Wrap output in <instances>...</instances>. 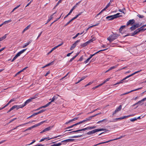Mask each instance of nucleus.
Segmentation results:
<instances>
[{
  "instance_id": "f257e3e1",
  "label": "nucleus",
  "mask_w": 146,
  "mask_h": 146,
  "mask_svg": "<svg viewBox=\"0 0 146 146\" xmlns=\"http://www.w3.org/2000/svg\"><path fill=\"white\" fill-rule=\"evenodd\" d=\"M142 71V70H140L139 71H136V72H135L133 73V74L129 75V76H127L126 77H125L122 80L120 81H119V82H117V83H116L114 85H115L117 84H119L120 83H123V81H124V80L126 79L127 78L132 76L134 75V74H136L137 73H139L140 72H141V71Z\"/></svg>"
},
{
  "instance_id": "f03ea898",
  "label": "nucleus",
  "mask_w": 146,
  "mask_h": 146,
  "mask_svg": "<svg viewBox=\"0 0 146 146\" xmlns=\"http://www.w3.org/2000/svg\"><path fill=\"white\" fill-rule=\"evenodd\" d=\"M119 36V35L117 34L111 35L107 38V39L111 42L116 39Z\"/></svg>"
},
{
  "instance_id": "7ed1b4c3",
  "label": "nucleus",
  "mask_w": 146,
  "mask_h": 146,
  "mask_svg": "<svg viewBox=\"0 0 146 146\" xmlns=\"http://www.w3.org/2000/svg\"><path fill=\"white\" fill-rule=\"evenodd\" d=\"M106 129L103 128L96 129L88 132L86 134L88 135H92L97 132L104 131L106 130Z\"/></svg>"
},
{
  "instance_id": "20e7f679",
  "label": "nucleus",
  "mask_w": 146,
  "mask_h": 146,
  "mask_svg": "<svg viewBox=\"0 0 146 146\" xmlns=\"http://www.w3.org/2000/svg\"><path fill=\"white\" fill-rule=\"evenodd\" d=\"M36 98V95H35L32 97H31V98L29 99L28 100H26L25 103L24 105H22V107H24L27 104L29 103L30 102H32L33 100L35 99Z\"/></svg>"
},
{
  "instance_id": "39448f33",
  "label": "nucleus",
  "mask_w": 146,
  "mask_h": 146,
  "mask_svg": "<svg viewBox=\"0 0 146 146\" xmlns=\"http://www.w3.org/2000/svg\"><path fill=\"white\" fill-rule=\"evenodd\" d=\"M80 40H78L75 41V42L71 46L70 48V50H72L76 46L77 43L78 42H80Z\"/></svg>"
},
{
  "instance_id": "423d86ee",
  "label": "nucleus",
  "mask_w": 146,
  "mask_h": 146,
  "mask_svg": "<svg viewBox=\"0 0 146 146\" xmlns=\"http://www.w3.org/2000/svg\"><path fill=\"white\" fill-rule=\"evenodd\" d=\"M121 105H120L116 109L114 112L112 114L113 115H114L117 112L119 111L121 109Z\"/></svg>"
},
{
  "instance_id": "0eeeda50",
  "label": "nucleus",
  "mask_w": 146,
  "mask_h": 146,
  "mask_svg": "<svg viewBox=\"0 0 146 146\" xmlns=\"http://www.w3.org/2000/svg\"><path fill=\"white\" fill-rule=\"evenodd\" d=\"M135 20L134 19L130 20L127 23V26H128L129 25H132L135 23Z\"/></svg>"
},
{
  "instance_id": "6e6552de",
  "label": "nucleus",
  "mask_w": 146,
  "mask_h": 146,
  "mask_svg": "<svg viewBox=\"0 0 146 146\" xmlns=\"http://www.w3.org/2000/svg\"><path fill=\"white\" fill-rule=\"evenodd\" d=\"M93 117H94V116H93V115L90 116L88 118H86L85 119L81 121L82 123L85 121H89L91 120L92 119V118Z\"/></svg>"
},
{
  "instance_id": "1a4fd4ad",
  "label": "nucleus",
  "mask_w": 146,
  "mask_h": 146,
  "mask_svg": "<svg viewBox=\"0 0 146 146\" xmlns=\"http://www.w3.org/2000/svg\"><path fill=\"white\" fill-rule=\"evenodd\" d=\"M53 126H51L48 127L47 128H46L43 130L42 131L40 132V133H42L44 132L47 131H48L50 130L51 128H52Z\"/></svg>"
},
{
  "instance_id": "9d476101",
  "label": "nucleus",
  "mask_w": 146,
  "mask_h": 146,
  "mask_svg": "<svg viewBox=\"0 0 146 146\" xmlns=\"http://www.w3.org/2000/svg\"><path fill=\"white\" fill-rule=\"evenodd\" d=\"M53 126H51L48 127L47 128H46L43 130L42 131L40 132V133H42L44 132L47 131H48L50 130L51 128H52Z\"/></svg>"
},
{
  "instance_id": "9b49d317",
  "label": "nucleus",
  "mask_w": 146,
  "mask_h": 146,
  "mask_svg": "<svg viewBox=\"0 0 146 146\" xmlns=\"http://www.w3.org/2000/svg\"><path fill=\"white\" fill-rule=\"evenodd\" d=\"M53 126H51L48 127L47 128H46L43 130L42 131L40 132V133H42L44 132L47 131H48L50 130L51 128H52Z\"/></svg>"
},
{
  "instance_id": "f8f14e48",
  "label": "nucleus",
  "mask_w": 146,
  "mask_h": 146,
  "mask_svg": "<svg viewBox=\"0 0 146 146\" xmlns=\"http://www.w3.org/2000/svg\"><path fill=\"white\" fill-rule=\"evenodd\" d=\"M133 116V115H127V116H124L123 117H119V118H117L115 119V120L122 119H123L126 118L127 117H129L130 116Z\"/></svg>"
},
{
  "instance_id": "ddd939ff",
  "label": "nucleus",
  "mask_w": 146,
  "mask_h": 146,
  "mask_svg": "<svg viewBox=\"0 0 146 146\" xmlns=\"http://www.w3.org/2000/svg\"><path fill=\"white\" fill-rule=\"evenodd\" d=\"M26 50V49H24L18 52L16 55L17 57L19 56L20 55L23 53Z\"/></svg>"
},
{
  "instance_id": "4468645a",
  "label": "nucleus",
  "mask_w": 146,
  "mask_h": 146,
  "mask_svg": "<svg viewBox=\"0 0 146 146\" xmlns=\"http://www.w3.org/2000/svg\"><path fill=\"white\" fill-rule=\"evenodd\" d=\"M106 19H108V20H112L115 19V18H114V15H112L107 17Z\"/></svg>"
},
{
  "instance_id": "2eb2a0df",
  "label": "nucleus",
  "mask_w": 146,
  "mask_h": 146,
  "mask_svg": "<svg viewBox=\"0 0 146 146\" xmlns=\"http://www.w3.org/2000/svg\"><path fill=\"white\" fill-rule=\"evenodd\" d=\"M74 139H67L64 141H62L61 142L63 143V142H72L74 141Z\"/></svg>"
},
{
  "instance_id": "dca6fc26",
  "label": "nucleus",
  "mask_w": 146,
  "mask_h": 146,
  "mask_svg": "<svg viewBox=\"0 0 146 146\" xmlns=\"http://www.w3.org/2000/svg\"><path fill=\"white\" fill-rule=\"evenodd\" d=\"M120 14V13H118L116 14L113 15L115 19H116L119 17H122V15H119Z\"/></svg>"
},
{
  "instance_id": "f3484780",
  "label": "nucleus",
  "mask_w": 146,
  "mask_h": 146,
  "mask_svg": "<svg viewBox=\"0 0 146 146\" xmlns=\"http://www.w3.org/2000/svg\"><path fill=\"white\" fill-rule=\"evenodd\" d=\"M51 102H51V101H50V102H48L46 105H44V106H43L41 108H39L37 109V111L39 110H40V109L41 108H45V107H46L48 106L51 103Z\"/></svg>"
},
{
  "instance_id": "a211bd4d",
  "label": "nucleus",
  "mask_w": 146,
  "mask_h": 146,
  "mask_svg": "<svg viewBox=\"0 0 146 146\" xmlns=\"http://www.w3.org/2000/svg\"><path fill=\"white\" fill-rule=\"evenodd\" d=\"M137 29V30L138 31L139 33L140 32L144 31L146 30V28L144 29L142 27H141L140 28Z\"/></svg>"
},
{
  "instance_id": "6ab92c4d",
  "label": "nucleus",
  "mask_w": 146,
  "mask_h": 146,
  "mask_svg": "<svg viewBox=\"0 0 146 146\" xmlns=\"http://www.w3.org/2000/svg\"><path fill=\"white\" fill-rule=\"evenodd\" d=\"M108 121V120L107 119H103L102 120H100L98 121L97 123V124H99L101 123L102 122H105V123Z\"/></svg>"
},
{
  "instance_id": "aec40b11",
  "label": "nucleus",
  "mask_w": 146,
  "mask_h": 146,
  "mask_svg": "<svg viewBox=\"0 0 146 146\" xmlns=\"http://www.w3.org/2000/svg\"><path fill=\"white\" fill-rule=\"evenodd\" d=\"M79 52L78 53L76 54L75 56H74L73 57H72V58L70 59V60L69 62H71L73 60H74L79 54Z\"/></svg>"
},
{
  "instance_id": "412c9836",
  "label": "nucleus",
  "mask_w": 146,
  "mask_h": 146,
  "mask_svg": "<svg viewBox=\"0 0 146 146\" xmlns=\"http://www.w3.org/2000/svg\"><path fill=\"white\" fill-rule=\"evenodd\" d=\"M57 96H54L52 99H50L49 100H51V102H54L55 100L57 99Z\"/></svg>"
},
{
  "instance_id": "4be33fe9",
  "label": "nucleus",
  "mask_w": 146,
  "mask_h": 146,
  "mask_svg": "<svg viewBox=\"0 0 146 146\" xmlns=\"http://www.w3.org/2000/svg\"><path fill=\"white\" fill-rule=\"evenodd\" d=\"M112 141V140H109L108 141H107L104 142H102L98 143L97 144V145H100L103 144H104V143H108L109 142H110L111 141Z\"/></svg>"
},
{
  "instance_id": "5701e85b",
  "label": "nucleus",
  "mask_w": 146,
  "mask_h": 146,
  "mask_svg": "<svg viewBox=\"0 0 146 146\" xmlns=\"http://www.w3.org/2000/svg\"><path fill=\"white\" fill-rule=\"evenodd\" d=\"M139 33L137 29L133 33H132L131 34V36H133L135 35H136L138 33Z\"/></svg>"
},
{
  "instance_id": "b1692460",
  "label": "nucleus",
  "mask_w": 146,
  "mask_h": 146,
  "mask_svg": "<svg viewBox=\"0 0 146 146\" xmlns=\"http://www.w3.org/2000/svg\"><path fill=\"white\" fill-rule=\"evenodd\" d=\"M28 123H25V124H21V125H19L18 126H17L15 128H14V129H12L9 132H11V131H13V130H14V129H16L17 128V127H19V126H23V125H25V124H27Z\"/></svg>"
},
{
  "instance_id": "393cba45",
  "label": "nucleus",
  "mask_w": 146,
  "mask_h": 146,
  "mask_svg": "<svg viewBox=\"0 0 146 146\" xmlns=\"http://www.w3.org/2000/svg\"><path fill=\"white\" fill-rule=\"evenodd\" d=\"M95 40V38H92V39L88 41L87 42L88 44L92 42L93 41Z\"/></svg>"
},
{
  "instance_id": "a878e982",
  "label": "nucleus",
  "mask_w": 146,
  "mask_h": 146,
  "mask_svg": "<svg viewBox=\"0 0 146 146\" xmlns=\"http://www.w3.org/2000/svg\"><path fill=\"white\" fill-rule=\"evenodd\" d=\"M30 27V25H28L27 27L23 31L22 33H23L25 31L27 30L28 29H29Z\"/></svg>"
},
{
  "instance_id": "bb28decb",
  "label": "nucleus",
  "mask_w": 146,
  "mask_h": 146,
  "mask_svg": "<svg viewBox=\"0 0 146 146\" xmlns=\"http://www.w3.org/2000/svg\"><path fill=\"white\" fill-rule=\"evenodd\" d=\"M141 88H138V89H135V90H131V91H130L129 92H127L126 93V94H129L130 93L132 92H133V91H136V90H139V89H141Z\"/></svg>"
},
{
  "instance_id": "cd10ccee",
  "label": "nucleus",
  "mask_w": 146,
  "mask_h": 146,
  "mask_svg": "<svg viewBox=\"0 0 146 146\" xmlns=\"http://www.w3.org/2000/svg\"><path fill=\"white\" fill-rule=\"evenodd\" d=\"M7 35V34H5V35L3 36L2 37L0 38V41H2L6 37V36Z\"/></svg>"
},
{
  "instance_id": "c85d7f7f",
  "label": "nucleus",
  "mask_w": 146,
  "mask_h": 146,
  "mask_svg": "<svg viewBox=\"0 0 146 146\" xmlns=\"http://www.w3.org/2000/svg\"><path fill=\"white\" fill-rule=\"evenodd\" d=\"M53 63H54V61H52V62H51L47 64H46V65L44 66H43V68H44L46 66H49L51 65H52L53 64Z\"/></svg>"
},
{
  "instance_id": "c756f323",
  "label": "nucleus",
  "mask_w": 146,
  "mask_h": 146,
  "mask_svg": "<svg viewBox=\"0 0 146 146\" xmlns=\"http://www.w3.org/2000/svg\"><path fill=\"white\" fill-rule=\"evenodd\" d=\"M10 103L9 102L5 105L4 106H3V107H2L1 108H0V110H1L3 109L4 108H5L7 106L10 104Z\"/></svg>"
},
{
  "instance_id": "7c9ffc66",
  "label": "nucleus",
  "mask_w": 146,
  "mask_h": 146,
  "mask_svg": "<svg viewBox=\"0 0 146 146\" xmlns=\"http://www.w3.org/2000/svg\"><path fill=\"white\" fill-rule=\"evenodd\" d=\"M46 121L44 120V121H42V122H40V123H37V126H39L40 125H42V124L44 123L45 122H46Z\"/></svg>"
},
{
  "instance_id": "2f4dec72",
  "label": "nucleus",
  "mask_w": 146,
  "mask_h": 146,
  "mask_svg": "<svg viewBox=\"0 0 146 146\" xmlns=\"http://www.w3.org/2000/svg\"><path fill=\"white\" fill-rule=\"evenodd\" d=\"M83 33V32L80 34V33H77L75 36L73 37L72 38L73 39H75L79 35H81Z\"/></svg>"
},
{
  "instance_id": "473e14b6",
  "label": "nucleus",
  "mask_w": 146,
  "mask_h": 146,
  "mask_svg": "<svg viewBox=\"0 0 146 146\" xmlns=\"http://www.w3.org/2000/svg\"><path fill=\"white\" fill-rule=\"evenodd\" d=\"M16 108L17 110L19 108H22L24 107H22V105H16Z\"/></svg>"
},
{
  "instance_id": "72a5a7b5",
  "label": "nucleus",
  "mask_w": 146,
  "mask_h": 146,
  "mask_svg": "<svg viewBox=\"0 0 146 146\" xmlns=\"http://www.w3.org/2000/svg\"><path fill=\"white\" fill-rule=\"evenodd\" d=\"M136 28L135 27V26L134 25H133L131 27L130 29L131 30L133 31Z\"/></svg>"
},
{
  "instance_id": "f704fd0d",
  "label": "nucleus",
  "mask_w": 146,
  "mask_h": 146,
  "mask_svg": "<svg viewBox=\"0 0 146 146\" xmlns=\"http://www.w3.org/2000/svg\"><path fill=\"white\" fill-rule=\"evenodd\" d=\"M88 44V43L87 42H85V43L81 45V47H84L86 46L87 44Z\"/></svg>"
},
{
  "instance_id": "c9c22d12",
  "label": "nucleus",
  "mask_w": 146,
  "mask_h": 146,
  "mask_svg": "<svg viewBox=\"0 0 146 146\" xmlns=\"http://www.w3.org/2000/svg\"><path fill=\"white\" fill-rule=\"evenodd\" d=\"M11 21H12L11 20V19H10V20H8V21H5L3 23V24H7V23H8L9 22H11Z\"/></svg>"
},
{
  "instance_id": "e433bc0d",
  "label": "nucleus",
  "mask_w": 146,
  "mask_h": 146,
  "mask_svg": "<svg viewBox=\"0 0 146 146\" xmlns=\"http://www.w3.org/2000/svg\"><path fill=\"white\" fill-rule=\"evenodd\" d=\"M82 136V135L74 136H73L70 137L72 138H77L80 137H81Z\"/></svg>"
},
{
  "instance_id": "4c0bfd02",
  "label": "nucleus",
  "mask_w": 146,
  "mask_h": 146,
  "mask_svg": "<svg viewBox=\"0 0 146 146\" xmlns=\"http://www.w3.org/2000/svg\"><path fill=\"white\" fill-rule=\"evenodd\" d=\"M125 136V135H122V136H120V137H118V138H116V139H111V140H112V141H113V140L120 139H121V138H122L123 137H124Z\"/></svg>"
},
{
  "instance_id": "58836bf2",
  "label": "nucleus",
  "mask_w": 146,
  "mask_h": 146,
  "mask_svg": "<svg viewBox=\"0 0 146 146\" xmlns=\"http://www.w3.org/2000/svg\"><path fill=\"white\" fill-rule=\"evenodd\" d=\"M36 115V113H34V114H33L32 115H31L29 117H28L27 118V119H29V118H31V117H33L34 116H35Z\"/></svg>"
},
{
  "instance_id": "ea45409f",
  "label": "nucleus",
  "mask_w": 146,
  "mask_h": 146,
  "mask_svg": "<svg viewBox=\"0 0 146 146\" xmlns=\"http://www.w3.org/2000/svg\"><path fill=\"white\" fill-rule=\"evenodd\" d=\"M53 13L52 15H51L50 17V18L48 20V21H47V22H49V21H50L51 20L52 18V16L54 14V13Z\"/></svg>"
},
{
  "instance_id": "a19ab883",
  "label": "nucleus",
  "mask_w": 146,
  "mask_h": 146,
  "mask_svg": "<svg viewBox=\"0 0 146 146\" xmlns=\"http://www.w3.org/2000/svg\"><path fill=\"white\" fill-rule=\"evenodd\" d=\"M107 49H108V48H106V49H103V50H100L97 52L96 53H95L94 54H95V55H96V54H97V53H98L99 52H100L101 51H105V50H107Z\"/></svg>"
},
{
  "instance_id": "79ce46f5",
  "label": "nucleus",
  "mask_w": 146,
  "mask_h": 146,
  "mask_svg": "<svg viewBox=\"0 0 146 146\" xmlns=\"http://www.w3.org/2000/svg\"><path fill=\"white\" fill-rule=\"evenodd\" d=\"M141 25V24L140 25H139V24L138 23H136L135 25H134L135 26L136 28L139 27Z\"/></svg>"
},
{
  "instance_id": "37998d69",
  "label": "nucleus",
  "mask_w": 146,
  "mask_h": 146,
  "mask_svg": "<svg viewBox=\"0 0 146 146\" xmlns=\"http://www.w3.org/2000/svg\"><path fill=\"white\" fill-rule=\"evenodd\" d=\"M80 131H85V130H89V127H88L86 128H84V129H80Z\"/></svg>"
},
{
  "instance_id": "c03bdc74",
  "label": "nucleus",
  "mask_w": 146,
  "mask_h": 146,
  "mask_svg": "<svg viewBox=\"0 0 146 146\" xmlns=\"http://www.w3.org/2000/svg\"><path fill=\"white\" fill-rule=\"evenodd\" d=\"M117 66H118V65H115V66L111 67L110 68V70H111L112 69H113L116 68L117 67Z\"/></svg>"
},
{
  "instance_id": "a18cd8bd",
  "label": "nucleus",
  "mask_w": 146,
  "mask_h": 146,
  "mask_svg": "<svg viewBox=\"0 0 146 146\" xmlns=\"http://www.w3.org/2000/svg\"><path fill=\"white\" fill-rule=\"evenodd\" d=\"M20 6V5H19L18 6H17L16 7H15L14 9L11 12V13H12L13 12L15 9H17V8H18V7H19Z\"/></svg>"
},
{
  "instance_id": "49530a36",
  "label": "nucleus",
  "mask_w": 146,
  "mask_h": 146,
  "mask_svg": "<svg viewBox=\"0 0 146 146\" xmlns=\"http://www.w3.org/2000/svg\"><path fill=\"white\" fill-rule=\"evenodd\" d=\"M89 130H91L93 129H94L96 128V126H91V127H88Z\"/></svg>"
},
{
  "instance_id": "de8ad7c7",
  "label": "nucleus",
  "mask_w": 146,
  "mask_h": 146,
  "mask_svg": "<svg viewBox=\"0 0 146 146\" xmlns=\"http://www.w3.org/2000/svg\"><path fill=\"white\" fill-rule=\"evenodd\" d=\"M61 135H58V136H55V137H54L53 138H49V137H48V138H47V140H49L51 139H54V138H56L57 137H60V136Z\"/></svg>"
},
{
  "instance_id": "09e8293b",
  "label": "nucleus",
  "mask_w": 146,
  "mask_h": 146,
  "mask_svg": "<svg viewBox=\"0 0 146 146\" xmlns=\"http://www.w3.org/2000/svg\"><path fill=\"white\" fill-rule=\"evenodd\" d=\"M82 123V122L81 121H80L78 123H75L74 124V126H76L77 125H79V124H80L81 123Z\"/></svg>"
},
{
  "instance_id": "8fccbe9b",
  "label": "nucleus",
  "mask_w": 146,
  "mask_h": 146,
  "mask_svg": "<svg viewBox=\"0 0 146 146\" xmlns=\"http://www.w3.org/2000/svg\"><path fill=\"white\" fill-rule=\"evenodd\" d=\"M137 16H138L140 18H142L144 17V16L143 15H141L139 14L137 15Z\"/></svg>"
},
{
  "instance_id": "3c124183",
  "label": "nucleus",
  "mask_w": 146,
  "mask_h": 146,
  "mask_svg": "<svg viewBox=\"0 0 146 146\" xmlns=\"http://www.w3.org/2000/svg\"><path fill=\"white\" fill-rule=\"evenodd\" d=\"M44 111V110H41L40 111H39L38 112H37V115L38 114H39L41 113L42 112H43Z\"/></svg>"
},
{
  "instance_id": "603ef678",
  "label": "nucleus",
  "mask_w": 146,
  "mask_h": 146,
  "mask_svg": "<svg viewBox=\"0 0 146 146\" xmlns=\"http://www.w3.org/2000/svg\"><path fill=\"white\" fill-rule=\"evenodd\" d=\"M62 0H59L58 2V3H57L56 4V6H55V7L57 6H58L59 4L60 3H61V2H62Z\"/></svg>"
},
{
  "instance_id": "864d4df0",
  "label": "nucleus",
  "mask_w": 146,
  "mask_h": 146,
  "mask_svg": "<svg viewBox=\"0 0 146 146\" xmlns=\"http://www.w3.org/2000/svg\"><path fill=\"white\" fill-rule=\"evenodd\" d=\"M137 120V119L136 118H134L131 119H130V121H134Z\"/></svg>"
},
{
  "instance_id": "5fc2aeb1",
  "label": "nucleus",
  "mask_w": 146,
  "mask_h": 146,
  "mask_svg": "<svg viewBox=\"0 0 146 146\" xmlns=\"http://www.w3.org/2000/svg\"><path fill=\"white\" fill-rule=\"evenodd\" d=\"M78 119V117H75L74 118H73V119L71 120L70 121H71V122H72L73 121H75V120H77Z\"/></svg>"
},
{
  "instance_id": "6e6d98bb",
  "label": "nucleus",
  "mask_w": 146,
  "mask_h": 146,
  "mask_svg": "<svg viewBox=\"0 0 146 146\" xmlns=\"http://www.w3.org/2000/svg\"><path fill=\"white\" fill-rule=\"evenodd\" d=\"M47 138H48V137H45V138H44L42 139L40 141V142H42V141H43L44 140H45L46 139H47Z\"/></svg>"
},
{
  "instance_id": "4d7b16f0",
  "label": "nucleus",
  "mask_w": 146,
  "mask_h": 146,
  "mask_svg": "<svg viewBox=\"0 0 146 146\" xmlns=\"http://www.w3.org/2000/svg\"><path fill=\"white\" fill-rule=\"evenodd\" d=\"M76 7V6H74L71 9L70 11L71 12H72L73 10L75 9V8Z\"/></svg>"
},
{
  "instance_id": "13d9d810",
  "label": "nucleus",
  "mask_w": 146,
  "mask_h": 146,
  "mask_svg": "<svg viewBox=\"0 0 146 146\" xmlns=\"http://www.w3.org/2000/svg\"><path fill=\"white\" fill-rule=\"evenodd\" d=\"M30 43V42H29L28 43H27L25 45L23 46V48H24L26 47Z\"/></svg>"
},
{
  "instance_id": "bf43d9fd",
  "label": "nucleus",
  "mask_w": 146,
  "mask_h": 146,
  "mask_svg": "<svg viewBox=\"0 0 146 146\" xmlns=\"http://www.w3.org/2000/svg\"><path fill=\"white\" fill-rule=\"evenodd\" d=\"M17 56H15L14 57V58H13V59L11 61L12 62H13V61H14L16 59V58H17Z\"/></svg>"
},
{
  "instance_id": "052dcab7",
  "label": "nucleus",
  "mask_w": 146,
  "mask_h": 146,
  "mask_svg": "<svg viewBox=\"0 0 146 146\" xmlns=\"http://www.w3.org/2000/svg\"><path fill=\"white\" fill-rule=\"evenodd\" d=\"M110 78H108L104 82H103V84H105L106 82L107 81H109V80L110 79Z\"/></svg>"
},
{
  "instance_id": "680f3d73",
  "label": "nucleus",
  "mask_w": 146,
  "mask_h": 146,
  "mask_svg": "<svg viewBox=\"0 0 146 146\" xmlns=\"http://www.w3.org/2000/svg\"><path fill=\"white\" fill-rule=\"evenodd\" d=\"M72 21L71 19L70 20L69 22H68L65 25V26H67L68 24H69Z\"/></svg>"
},
{
  "instance_id": "e2e57ef3",
  "label": "nucleus",
  "mask_w": 146,
  "mask_h": 146,
  "mask_svg": "<svg viewBox=\"0 0 146 146\" xmlns=\"http://www.w3.org/2000/svg\"><path fill=\"white\" fill-rule=\"evenodd\" d=\"M93 83V82H89V83L88 84H87L85 86V87H86L90 84H92V83Z\"/></svg>"
},
{
  "instance_id": "0e129e2a",
  "label": "nucleus",
  "mask_w": 146,
  "mask_h": 146,
  "mask_svg": "<svg viewBox=\"0 0 146 146\" xmlns=\"http://www.w3.org/2000/svg\"><path fill=\"white\" fill-rule=\"evenodd\" d=\"M90 58L89 57L84 62L85 63H87L88 62V61L90 60Z\"/></svg>"
},
{
  "instance_id": "69168bd1",
  "label": "nucleus",
  "mask_w": 146,
  "mask_h": 146,
  "mask_svg": "<svg viewBox=\"0 0 146 146\" xmlns=\"http://www.w3.org/2000/svg\"><path fill=\"white\" fill-rule=\"evenodd\" d=\"M78 17V15H77L75 17H73V18H72L71 20L73 21V20H74L75 19H76Z\"/></svg>"
},
{
  "instance_id": "338daca9",
  "label": "nucleus",
  "mask_w": 146,
  "mask_h": 146,
  "mask_svg": "<svg viewBox=\"0 0 146 146\" xmlns=\"http://www.w3.org/2000/svg\"><path fill=\"white\" fill-rule=\"evenodd\" d=\"M15 101V98H13V99H12L10 101H9L11 103V102H14Z\"/></svg>"
},
{
  "instance_id": "774afa93",
  "label": "nucleus",
  "mask_w": 146,
  "mask_h": 146,
  "mask_svg": "<svg viewBox=\"0 0 146 146\" xmlns=\"http://www.w3.org/2000/svg\"><path fill=\"white\" fill-rule=\"evenodd\" d=\"M83 56H82L80 58V59H79L78 61H81L83 60Z\"/></svg>"
}]
</instances>
